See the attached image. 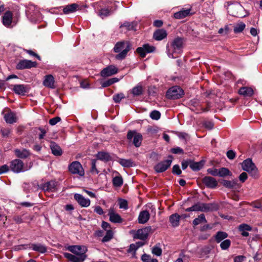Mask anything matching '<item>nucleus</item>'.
Segmentation results:
<instances>
[{
	"label": "nucleus",
	"mask_w": 262,
	"mask_h": 262,
	"mask_svg": "<svg viewBox=\"0 0 262 262\" xmlns=\"http://www.w3.org/2000/svg\"><path fill=\"white\" fill-rule=\"evenodd\" d=\"M160 117H161V113L158 111L154 110V111H152L150 113V117L153 120H158V119H160Z\"/></svg>",
	"instance_id": "51"
},
{
	"label": "nucleus",
	"mask_w": 262,
	"mask_h": 262,
	"mask_svg": "<svg viewBox=\"0 0 262 262\" xmlns=\"http://www.w3.org/2000/svg\"><path fill=\"white\" fill-rule=\"evenodd\" d=\"M231 175V172L227 168L222 167L219 169L218 176L224 177L227 176Z\"/></svg>",
	"instance_id": "42"
},
{
	"label": "nucleus",
	"mask_w": 262,
	"mask_h": 262,
	"mask_svg": "<svg viewBox=\"0 0 262 262\" xmlns=\"http://www.w3.org/2000/svg\"><path fill=\"white\" fill-rule=\"evenodd\" d=\"M14 152L17 157L24 159L26 158L30 155V152L29 150L26 149H16L14 150Z\"/></svg>",
	"instance_id": "31"
},
{
	"label": "nucleus",
	"mask_w": 262,
	"mask_h": 262,
	"mask_svg": "<svg viewBox=\"0 0 262 262\" xmlns=\"http://www.w3.org/2000/svg\"><path fill=\"white\" fill-rule=\"evenodd\" d=\"M183 40L181 37L174 38L170 43L166 45V53L169 58H176V55L181 54L183 51Z\"/></svg>",
	"instance_id": "1"
},
{
	"label": "nucleus",
	"mask_w": 262,
	"mask_h": 262,
	"mask_svg": "<svg viewBox=\"0 0 262 262\" xmlns=\"http://www.w3.org/2000/svg\"><path fill=\"white\" fill-rule=\"evenodd\" d=\"M236 184V182L235 181H228V180H224L223 182V185L228 188H233L235 185Z\"/></svg>",
	"instance_id": "50"
},
{
	"label": "nucleus",
	"mask_w": 262,
	"mask_h": 262,
	"mask_svg": "<svg viewBox=\"0 0 262 262\" xmlns=\"http://www.w3.org/2000/svg\"><path fill=\"white\" fill-rule=\"evenodd\" d=\"M31 248L33 250L41 253H44L47 251V248L45 246L40 244H32Z\"/></svg>",
	"instance_id": "37"
},
{
	"label": "nucleus",
	"mask_w": 262,
	"mask_h": 262,
	"mask_svg": "<svg viewBox=\"0 0 262 262\" xmlns=\"http://www.w3.org/2000/svg\"><path fill=\"white\" fill-rule=\"evenodd\" d=\"M202 126L206 129L210 130L213 129V123L210 120H204L202 122Z\"/></svg>",
	"instance_id": "49"
},
{
	"label": "nucleus",
	"mask_w": 262,
	"mask_h": 262,
	"mask_svg": "<svg viewBox=\"0 0 262 262\" xmlns=\"http://www.w3.org/2000/svg\"><path fill=\"white\" fill-rule=\"evenodd\" d=\"M228 236V234L223 231H218L215 235V241L219 243L225 240Z\"/></svg>",
	"instance_id": "34"
},
{
	"label": "nucleus",
	"mask_w": 262,
	"mask_h": 262,
	"mask_svg": "<svg viewBox=\"0 0 262 262\" xmlns=\"http://www.w3.org/2000/svg\"><path fill=\"white\" fill-rule=\"evenodd\" d=\"M10 169V166L5 164L0 166V174L8 172Z\"/></svg>",
	"instance_id": "60"
},
{
	"label": "nucleus",
	"mask_w": 262,
	"mask_h": 262,
	"mask_svg": "<svg viewBox=\"0 0 262 262\" xmlns=\"http://www.w3.org/2000/svg\"><path fill=\"white\" fill-rule=\"evenodd\" d=\"M113 185L116 187H120L123 184V180L121 177L117 176L113 179Z\"/></svg>",
	"instance_id": "47"
},
{
	"label": "nucleus",
	"mask_w": 262,
	"mask_h": 262,
	"mask_svg": "<svg viewBox=\"0 0 262 262\" xmlns=\"http://www.w3.org/2000/svg\"><path fill=\"white\" fill-rule=\"evenodd\" d=\"M180 215L175 213L171 215L169 217V221L173 227H177L179 224Z\"/></svg>",
	"instance_id": "39"
},
{
	"label": "nucleus",
	"mask_w": 262,
	"mask_h": 262,
	"mask_svg": "<svg viewBox=\"0 0 262 262\" xmlns=\"http://www.w3.org/2000/svg\"><path fill=\"white\" fill-rule=\"evenodd\" d=\"M202 11L204 13L210 14L212 11V3L210 0H205L202 5Z\"/></svg>",
	"instance_id": "28"
},
{
	"label": "nucleus",
	"mask_w": 262,
	"mask_h": 262,
	"mask_svg": "<svg viewBox=\"0 0 262 262\" xmlns=\"http://www.w3.org/2000/svg\"><path fill=\"white\" fill-rule=\"evenodd\" d=\"M118 201L120 208L125 210L128 208L127 202L126 200L120 199H119Z\"/></svg>",
	"instance_id": "53"
},
{
	"label": "nucleus",
	"mask_w": 262,
	"mask_h": 262,
	"mask_svg": "<svg viewBox=\"0 0 262 262\" xmlns=\"http://www.w3.org/2000/svg\"><path fill=\"white\" fill-rule=\"evenodd\" d=\"M143 89L142 86L138 84L136 86L134 87L132 90V93L134 96H138L143 94Z\"/></svg>",
	"instance_id": "40"
},
{
	"label": "nucleus",
	"mask_w": 262,
	"mask_h": 262,
	"mask_svg": "<svg viewBox=\"0 0 262 262\" xmlns=\"http://www.w3.org/2000/svg\"><path fill=\"white\" fill-rule=\"evenodd\" d=\"M246 25L243 22H240L237 23L236 25H235L234 27V32L235 33H239L242 32L244 29L245 28Z\"/></svg>",
	"instance_id": "44"
},
{
	"label": "nucleus",
	"mask_w": 262,
	"mask_h": 262,
	"mask_svg": "<svg viewBox=\"0 0 262 262\" xmlns=\"http://www.w3.org/2000/svg\"><path fill=\"white\" fill-rule=\"evenodd\" d=\"M150 214L147 210L141 211L138 216V222L140 224H145L149 220Z\"/></svg>",
	"instance_id": "26"
},
{
	"label": "nucleus",
	"mask_w": 262,
	"mask_h": 262,
	"mask_svg": "<svg viewBox=\"0 0 262 262\" xmlns=\"http://www.w3.org/2000/svg\"><path fill=\"white\" fill-rule=\"evenodd\" d=\"M202 203H197L192 206L193 211H202Z\"/></svg>",
	"instance_id": "64"
},
{
	"label": "nucleus",
	"mask_w": 262,
	"mask_h": 262,
	"mask_svg": "<svg viewBox=\"0 0 262 262\" xmlns=\"http://www.w3.org/2000/svg\"><path fill=\"white\" fill-rule=\"evenodd\" d=\"M201 206L203 212L216 211L218 209V206L216 204L202 203Z\"/></svg>",
	"instance_id": "27"
},
{
	"label": "nucleus",
	"mask_w": 262,
	"mask_h": 262,
	"mask_svg": "<svg viewBox=\"0 0 262 262\" xmlns=\"http://www.w3.org/2000/svg\"><path fill=\"white\" fill-rule=\"evenodd\" d=\"M155 50V47L154 46L148 43H145L142 47L137 48L136 52L141 57L144 58L147 53L154 52Z\"/></svg>",
	"instance_id": "8"
},
{
	"label": "nucleus",
	"mask_w": 262,
	"mask_h": 262,
	"mask_svg": "<svg viewBox=\"0 0 262 262\" xmlns=\"http://www.w3.org/2000/svg\"><path fill=\"white\" fill-rule=\"evenodd\" d=\"M113 236V233L112 231L110 229L106 231V235L103 238L102 242H107L110 241Z\"/></svg>",
	"instance_id": "48"
},
{
	"label": "nucleus",
	"mask_w": 262,
	"mask_h": 262,
	"mask_svg": "<svg viewBox=\"0 0 262 262\" xmlns=\"http://www.w3.org/2000/svg\"><path fill=\"white\" fill-rule=\"evenodd\" d=\"M127 138L128 140L132 141L134 145L138 147L141 146L143 140L142 135L137 132H128Z\"/></svg>",
	"instance_id": "7"
},
{
	"label": "nucleus",
	"mask_w": 262,
	"mask_h": 262,
	"mask_svg": "<svg viewBox=\"0 0 262 262\" xmlns=\"http://www.w3.org/2000/svg\"><path fill=\"white\" fill-rule=\"evenodd\" d=\"M236 153L232 150H229L227 152V157L230 160H233L235 158Z\"/></svg>",
	"instance_id": "58"
},
{
	"label": "nucleus",
	"mask_w": 262,
	"mask_h": 262,
	"mask_svg": "<svg viewBox=\"0 0 262 262\" xmlns=\"http://www.w3.org/2000/svg\"><path fill=\"white\" fill-rule=\"evenodd\" d=\"M43 85L48 88L54 89L56 88L55 85V78L52 75H47L44 77Z\"/></svg>",
	"instance_id": "17"
},
{
	"label": "nucleus",
	"mask_w": 262,
	"mask_h": 262,
	"mask_svg": "<svg viewBox=\"0 0 262 262\" xmlns=\"http://www.w3.org/2000/svg\"><path fill=\"white\" fill-rule=\"evenodd\" d=\"M131 45L128 41L122 40L117 42L113 49L114 52L118 53L116 55V59L122 60L125 58L130 50Z\"/></svg>",
	"instance_id": "2"
},
{
	"label": "nucleus",
	"mask_w": 262,
	"mask_h": 262,
	"mask_svg": "<svg viewBox=\"0 0 262 262\" xmlns=\"http://www.w3.org/2000/svg\"><path fill=\"white\" fill-rule=\"evenodd\" d=\"M172 172L177 175H180L182 173V171L178 165H174L172 167Z\"/></svg>",
	"instance_id": "59"
},
{
	"label": "nucleus",
	"mask_w": 262,
	"mask_h": 262,
	"mask_svg": "<svg viewBox=\"0 0 262 262\" xmlns=\"http://www.w3.org/2000/svg\"><path fill=\"white\" fill-rule=\"evenodd\" d=\"M204 163L205 162L203 160L198 162H194L190 160V167L194 171H198L203 167Z\"/></svg>",
	"instance_id": "35"
},
{
	"label": "nucleus",
	"mask_w": 262,
	"mask_h": 262,
	"mask_svg": "<svg viewBox=\"0 0 262 262\" xmlns=\"http://www.w3.org/2000/svg\"><path fill=\"white\" fill-rule=\"evenodd\" d=\"M98 159L105 162L111 160V157L108 152L104 151H100L97 155Z\"/></svg>",
	"instance_id": "38"
},
{
	"label": "nucleus",
	"mask_w": 262,
	"mask_h": 262,
	"mask_svg": "<svg viewBox=\"0 0 262 262\" xmlns=\"http://www.w3.org/2000/svg\"><path fill=\"white\" fill-rule=\"evenodd\" d=\"M4 118L5 121L9 124L14 123L18 119L16 114L11 111H9L8 112L4 114Z\"/></svg>",
	"instance_id": "20"
},
{
	"label": "nucleus",
	"mask_w": 262,
	"mask_h": 262,
	"mask_svg": "<svg viewBox=\"0 0 262 262\" xmlns=\"http://www.w3.org/2000/svg\"><path fill=\"white\" fill-rule=\"evenodd\" d=\"M74 198L78 204L82 207H88L90 205V200L84 198L80 194L75 193L74 195Z\"/></svg>",
	"instance_id": "13"
},
{
	"label": "nucleus",
	"mask_w": 262,
	"mask_h": 262,
	"mask_svg": "<svg viewBox=\"0 0 262 262\" xmlns=\"http://www.w3.org/2000/svg\"><path fill=\"white\" fill-rule=\"evenodd\" d=\"M225 6L227 7V9L228 10V12L229 13L231 12V15H234V14L231 12L233 9H236L239 8L240 6L237 4H233L231 2H227L225 3Z\"/></svg>",
	"instance_id": "41"
},
{
	"label": "nucleus",
	"mask_w": 262,
	"mask_h": 262,
	"mask_svg": "<svg viewBox=\"0 0 262 262\" xmlns=\"http://www.w3.org/2000/svg\"><path fill=\"white\" fill-rule=\"evenodd\" d=\"M167 32L164 29H158L154 33L153 37L156 40H161L166 37Z\"/></svg>",
	"instance_id": "25"
},
{
	"label": "nucleus",
	"mask_w": 262,
	"mask_h": 262,
	"mask_svg": "<svg viewBox=\"0 0 262 262\" xmlns=\"http://www.w3.org/2000/svg\"><path fill=\"white\" fill-rule=\"evenodd\" d=\"M86 7V6L78 5L76 3H73L68 5L64 7L63 12L65 14H69L74 13L77 10H83Z\"/></svg>",
	"instance_id": "9"
},
{
	"label": "nucleus",
	"mask_w": 262,
	"mask_h": 262,
	"mask_svg": "<svg viewBox=\"0 0 262 262\" xmlns=\"http://www.w3.org/2000/svg\"><path fill=\"white\" fill-rule=\"evenodd\" d=\"M69 171L75 174H78L80 177H82L84 175V169L80 163L78 161H74L71 163L68 167Z\"/></svg>",
	"instance_id": "6"
},
{
	"label": "nucleus",
	"mask_w": 262,
	"mask_h": 262,
	"mask_svg": "<svg viewBox=\"0 0 262 262\" xmlns=\"http://www.w3.org/2000/svg\"><path fill=\"white\" fill-rule=\"evenodd\" d=\"M231 241L229 239L224 240L221 243L220 247L222 250L228 249L231 245Z\"/></svg>",
	"instance_id": "46"
},
{
	"label": "nucleus",
	"mask_w": 262,
	"mask_h": 262,
	"mask_svg": "<svg viewBox=\"0 0 262 262\" xmlns=\"http://www.w3.org/2000/svg\"><path fill=\"white\" fill-rule=\"evenodd\" d=\"M238 229L239 231L241 232V234L243 236L246 237L249 235L248 231H251L252 228L248 224H242L239 226Z\"/></svg>",
	"instance_id": "29"
},
{
	"label": "nucleus",
	"mask_w": 262,
	"mask_h": 262,
	"mask_svg": "<svg viewBox=\"0 0 262 262\" xmlns=\"http://www.w3.org/2000/svg\"><path fill=\"white\" fill-rule=\"evenodd\" d=\"M150 227H146L138 229L135 234L134 237L138 239L144 240L147 238Z\"/></svg>",
	"instance_id": "22"
},
{
	"label": "nucleus",
	"mask_w": 262,
	"mask_h": 262,
	"mask_svg": "<svg viewBox=\"0 0 262 262\" xmlns=\"http://www.w3.org/2000/svg\"><path fill=\"white\" fill-rule=\"evenodd\" d=\"M112 8L107 6L106 8H101L99 12L98 15L102 19L111 15Z\"/></svg>",
	"instance_id": "36"
},
{
	"label": "nucleus",
	"mask_w": 262,
	"mask_h": 262,
	"mask_svg": "<svg viewBox=\"0 0 262 262\" xmlns=\"http://www.w3.org/2000/svg\"><path fill=\"white\" fill-rule=\"evenodd\" d=\"M207 172L213 176H218L219 170L216 168H209Z\"/></svg>",
	"instance_id": "62"
},
{
	"label": "nucleus",
	"mask_w": 262,
	"mask_h": 262,
	"mask_svg": "<svg viewBox=\"0 0 262 262\" xmlns=\"http://www.w3.org/2000/svg\"><path fill=\"white\" fill-rule=\"evenodd\" d=\"M203 183L207 187L210 188H214L217 185V182L215 179L213 177L206 176L202 179Z\"/></svg>",
	"instance_id": "21"
},
{
	"label": "nucleus",
	"mask_w": 262,
	"mask_h": 262,
	"mask_svg": "<svg viewBox=\"0 0 262 262\" xmlns=\"http://www.w3.org/2000/svg\"><path fill=\"white\" fill-rule=\"evenodd\" d=\"M152 253L156 256H160L162 254V249L159 246L156 245L152 249Z\"/></svg>",
	"instance_id": "54"
},
{
	"label": "nucleus",
	"mask_w": 262,
	"mask_h": 262,
	"mask_svg": "<svg viewBox=\"0 0 262 262\" xmlns=\"http://www.w3.org/2000/svg\"><path fill=\"white\" fill-rule=\"evenodd\" d=\"M13 90L16 94L23 96L29 92V88L27 85L15 84L13 85Z\"/></svg>",
	"instance_id": "19"
},
{
	"label": "nucleus",
	"mask_w": 262,
	"mask_h": 262,
	"mask_svg": "<svg viewBox=\"0 0 262 262\" xmlns=\"http://www.w3.org/2000/svg\"><path fill=\"white\" fill-rule=\"evenodd\" d=\"M192 13H191V9L182 8L180 11L176 12L173 14V17L176 19H182L184 18Z\"/></svg>",
	"instance_id": "23"
},
{
	"label": "nucleus",
	"mask_w": 262,
	"mask_h": 262,
	"mask_svg": "<svg viewBox=\"0 0 262 262\" xmlns=\"http://www.w3.org/2000/svg\"><path fill=\"white\" fill-rule=\"evenodd\" d=\"M170 152L174 154H183L184 153V150L179 147H176L171 148L170 149Z\"/></svg>",
	"instance_id": "56"
},
{
	"label": "nucleus",
	"mask_w": 262,
	"mask_h": 262,
	"mask_svg": "<svg viewBox=\"0 0 262 262\" xmlns=\"http://www.w3.org/2000/svg\"><path fill=\"white\" fill-rule=\"evenodd\" d=\"M31 166H26L24 162L19 159L12 160L10 165V169L15 173H20L29 170Z\"/></svg>",
	"instance_id": "5"
},
{
	"label": "nucleus",
	"mask_w": 262,
	"mask_h": 262,
	"mask_svg": "<svg viewBox=\"0 0 262 262\" xmlns=\"http://www.w3.org/2000/svg\"><path fill=\"white\" fill-rule=\"evenodd\" d=\"M118 81L119 79L117 78H112L103 82L101 83V85L103 88H106L118 82Z\"/></svg>",
	"instance_id": "45"
},
{
	"label": "nucleus",
	"mask_w": 262,
	"mask_h": 262,
	"mask_svg": "<svg viewBox=\"0 0 262 262\" xmlns=\"http://www.w3.org/2000/svg\"><path fill=\"white\" fill-rule=\"evenodd\" d=\"M108 215L110 217V221L114 223H121L123 220L120 215L116 213L113 208L108 209Z\"/></svg>",
	"instance_id": "18"
},
{
	"label": "nucleus",
	"mask_w": 262,
	"mask_h": 262,
	"mask_svg": "<svg viewBox=\"0 0 262 262\" xmlns=\"http://www.w3.org/2000/svg\"><path fill=\"white\" fill-rule=\"evenodd\" d=\"M229 31V28L227 26H226L224 28H220L218 32L220 34L227 35L228 34Z\"/></svg>",
	"instance_id": "57"
},
{
	"label": "nucleus",
	"mask_w": 262,
	"mask_h": 262,
	"mask_svg": "<svg viewBox=\"0 0 262 262\" xmlns=\"http://www.w3.org/2000/svg\"><path fill=\"white\" fill-rule=\"evenodd\" d=\"M64 256L72 262H83L87 257L86 254L75 255L69 253H64Z\"/></svg>",
	"instance_id": "16"
},
{
	"label": "nucleus",
	"mask_w": 262,
	"mask_h": 262,
	"mask_svg": "<svg viewBox=\"0 0 262 262\" xmlns=\"http://www.w3.org/2000/svg\"><path fill=\"white\" fill-rule=\"evenodd\" d=\"M36 66L37 63L35 61H32L30 60L23 59L19 60L17 63L16 68L17 70H24L36 67Z\"/></svg>",
	"instance_id": "10"
},
{
	"label": "nucleus",
	"mask_w": 262,
	"mask_h": 262,
	"mask_svg": "<svg viewBox=\"0 0 262 262\" xmlns=\"http://www.w3.org/2000/svg\"><path fill=\"white\" fill-rule=\"evenodd\" d=\"M242 165L243 169L249 172L251 176L255 178L258 177L257 169L250 159H247L244 161Z\"/></svg>",
	"instance_id": "4"
},
{
	"label": "nucleus",
	"mask_w": 262,
	"mask_h": 262,
	"mask_svg": "<svg viewBox=\"0 0 262 262\" xmlns=\"http://www.w3.org/2000/svg\"><path fill=\"white\" fill-rule=\"evenodd\" d=\"M61 119L59 117H56L53 118L49 120V123L51 125H54L56 124L58 122L60 121Z\"/></svg>",
	"instance_id": "61"
},
{
	"label": "nucleus",
	"mask_w": 262,
	"mask_h": 262,
	"mask_svg": "<svg viewBox=\"0 0 262 262\" xmlns=\"http://www.w3.org/2000/svg\"><path fill=\"white\" fill-rule=\"evenodd\" d=\"M207 221L205 219V215L204 214H201L198 217L195 219L193 221V224L194 226L198 225L202 223H206Z\"/></svg>",
	"instance_id": "43"
},
{
	"label": "nucleus",
	"mask_w": 262,
	"mask_h": 262,
	"mask_svg": "<svg viewBox=\"0 0 262 262\" xmlns=\"http://www.w3.org/2000/svg\"><path fill=\"white\" fill-rule=\"evenodd\" d=\"M184 95L183 90L179 86L176 85L169 88L166 92V97L171 100L178 99Z\"/></svg>",
	"instance_id": "3"
},
{
	"label": "nucleus",
	"mask_w": 262,
	"mask_h": 262,
	"mask_svg": "<svg viewBox=\"0 0 262 262\" xmlns=\"http://www.w3.org/2000/svg\"><path fill=\"white\" fill-rule=\"evenodd\" d=\"M124 97V95L123 93H121L119 94H115L113 97V99L115 103H119Z\"/></svg>",
	"instance_id": "52"
},
{
	"label": "nucleus",
	"mask_w": 262,
	"mask_h": 262,
	"mask_svg": "<svg viewBox=\"0 0 262 262\" xmlns=\"http://www.w3.org/2000/svg\"><path fill=\"white\" fill-rule=\"evenodd\" d=\"M170 159H167L162 161L156 164L154 169L157 172H162L165 171L171 165L172 163V157H169Z\"/></svg>",
	"instance_id": "11"
},
{
	"label": "nucleus",
	"mask_w": 262,
	"mask_h": 262,
	"mask_svg": "<svg viewBox=\"0 0 262 262\" xmlns=\"http://www.w3.org/2000/svg\"><path fill=\"white\" fill-rule=\"evenodd\" d=\"M68 249L74 253L75 255H80V254H85L88 249L84 246H70L68 247Z\"/></svg>",
	"instance_id": "14"
},
{
	"label": "nucleus",
	"mask_w": 262,
	"mask_h": 262,
	"mask_svg": "<svg viewBox=\"0 0 262 262\" xmlns=\"http://www.w3.org/2000/svg\"><path fill=\"white\" fill-rule=\"evenodd\" d=\"M238 93L244 96H251L253 94V91L251 88L245 86L239 89Z\"/></svg>",
	"instance_id": "32"
},
{
	"label": "nucleus",
	"mask_w": 262,
	"mask_h": 262,
	"mask_svg": "<svg viewBox=\"0 0 262 262\" xmlns=\"http://www.w3.org/2000/svg\"><path fill=\"white\" fill-rule=\"evenodd\" d=\"M117 162L124 167H131L135 165L131 159L119 158Z\"/></svg>",
	"instance_id": "30"
},
{
	"label": "nucleus",
	"mask_w": 262,
	"mask_h": 262,
	"mask_svg": "<svg viewBox=\"0 0 262 262\" xmlns=\"http://www.w3.org/2000/svg\"><path fill=\"white\" fill-rule=\"evenodd\" d=\"M121 27H125L129 30L134 29L133 23H130L129 22H125L121 26Z\"/></svg>",
	"instance_id": "63"
},
{
	"label": "nucleus",
	"mask_w": 262,
	"mask_h": 262,
	"mask_svg": "<svg viewBox=\"0 0 262 262\" xmlns=\"http://www.w3.org/2000/svg\"><path fill=\"white\" fill-rule=\"evenodd\" d=\"M57 182L52 180L43 184L42 189L46 191H55L57 189Z\"/></svg>",
	"instance_id": "24"
},
{
	"label": "nucleus",
	"mask_w": 262,
	"mask_h": 262,
	"mask_svg": "<svg viewBox=\"0 0 262 262\" xmlns=\"http://www.w3.org/2000/svg\"><path fill=\"white\" fill-rule=\"evenodd\" d=\"M177 136L181 140L187 141L189 139L188 135L186 132H177Z\"/></svg>",
	"instance_id": "55"
},
{
	"label": "nucleus",
	"mask_w": 262,
	"mask_h": 262,
	"mask_svg": "<svg viewBox=\"0 0 262 262\" xmlns=\"http://www.w3.org/2000/svg\"><path fill=\"white\" fill-rule=\"evenodd\" d=\"M52 152L56 156H59L62 155V151L61 148L55 143H51L50 145Z\"/></svg>",
	"instance_id": "33"
},
{
	"label": "nucleus",
	"mask_w": 262,
	"mask_h": 262,
	"mask_svg": "<svg viewBox=\"0 0 262 262\" xmlns=\"http://www.w3.org/2000/svg\"><path fill=\"white\" fill-rule=\"evenodd\" d=\"M118 72V69L114 65H110L104 68L101 72L102 77H105L111 76Z\"/></svg>",
	"instance_id": "15"
},
{
	"label": "nucleus",
	"mask_w": 262,
	"mask_h": 262,
	"mask_svg": "<svg viewBox=\"0 0 262 262\" xmlns=\"http://www.w3.org/2000/svg\"><path fill=\"white\" fill-rule=\"evenodd\" d=\"M13 13L10 11H7L2 17L3 24L7 28H12Z\"/></svg>",
	"instance_id": "12"
}]
</instances>
